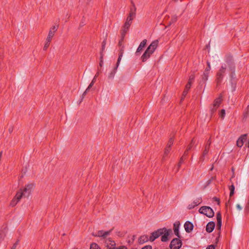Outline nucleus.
Returning <instances> with one entry per match:
<instances>
[{
	"instance_id": "nucleus-32",
	"label": "nucleus",
	"mask_w": 249,
	"mask_h": 249,
	"mask_svg": "<svg viewBox=\"0 0 249 249\" xmlns=\"http://www.w3.org/2000/svg\"><path fill=\"white\" fill-rule=\"evenodd\" d=\"M211 144V141L210 139L208 140L207 143H206V145L205 146L204 149H206V150L209 151Z\"/></svg>"
},
{
	"instance_id": "nucleus-36",
	"label": "nucleus",
	"mask_w": 249,
	"mask_h": 249,
	"mask_svg": "<svg viewBox=\"0 0 249 249\" xmlns=\"http://www.w3.org/2000/svg\"><path fill=\"white\" fill-rule=\"evenodd\" d=\"M207 67L206 68L204 71L205 72H208L209 73V72H210V71L211 70V65H210V63L209 62H207Z\"/></svg>"
},
{
	"instance_id": "nucleus-4",
	"label": "nucleus",
	"mask_w": 249,
	"mask_h": 249,
	"mask_svg": "<svg viewBox=\"0 0 249 249\" xmlns=\"http://www.w3.org/2000/svg\"><path fill=\"white\" fill-rule=\"evenodd\" d=\"M226 64H223L216 72L215 82L216 83L217 86L220 85L222 83L224 76L226 74Z\"/></svg>"
},
{
	"instance_id": "nucleus-15",
	"label": "nucleus",
	"mask_w": 249,
	"mask_h": 249,
	"mask_svg": "<svg viewBox=\"0 0 249 249\" xmlns=\"http://www.w3.org/2000/svg\"><path fill=\"white\" fill-rule=\"evenodd\" d=\"M146 42H147L146 39H144L141 42L140 44L139 45V46L138 48H137V51L136 52V54L137 55H139V53L143 50V48L145 46V45L146 44Z\"/></svg>"
},
{
	"instance_id": "nucleus-48",
	"label": "nucleus",
	"mask_w": 249,
	"mask_h": 249,
	"mask_svg": "<svg viewBox=\"0 0 249 249\" xmlns=\"http://www.w3.org/2000/svg\"><path fill=\"white\" fill-rule=\"evenodd\" d=\"M177 20V17H173L172 18L170 22V24H171V23L175 22Z\"/></svg>"
},
{
	"instance_id": "nucleus-40",
	"label": "nucleus",
	"mask_w": 249,
	"mask_h": 249,
	"mask_svg": "<svg viewBox=\"0 0 249 249\" xmlns=\"http://www.w3.org/2000/svg\"><path fill=\"white\" fill-rule=\"evenodd\" d=\"M170 147H167L165 148V151H164V157L165 156H166L168 153L170 152Z\"/></svg>"
},
{
	"instance_id": "nucleus-42",
	"label": "nucleus",
	"mask_w": 249,
	"mask_h": 249,
	"mask_svg": "<svg viewBox=\"0 0 249 249\" xmlns=\"http://www.w3.org/2000/svg\"><path fill=\"white\" fill-rule=\"evenodd\" d=\"M126 33H127V32L122 29L121 31V37H122V38H124L125 36Z\"/></svg>"
},
{
	"instance_id": "nucleus-38",
	"label": "nucleus",
	"mask_w": 249,
	"mask_h": 249,
	"mask_svg": "<svg viewBox=\"0 0 249 249\" xmlns=\"http://www.w3.org/2000/svg\"><path fill=\"white\" fill-rule=\"evenodd\" d=\"M173 142H174V138L172 137L170 138L167 146L169 147H171V145L173 143Z\"/></svg>"
},
{
	"instance_id": "nucleus-60",
	"label": "nucleus",
	"mask_w": 249,
	"mask_h": 249,
	"mask_svg": "<svg viewBox=\"0 0 249 249\" xmlns=\"http://www.w3.org/2000/svg\"><path fill=\"white\" fill-rule=\"evenodd\" d=\"M216 179V176L212 177L210 179L213 181V180H215Z\"/></svg>"
},
{
	"instance_id": "nucleus-16",
	"label": "nucleus",
	"mask_w": 249,
	"mask_h": 249,
	"mask_svg": "<svg viewBox=\"0 0 249 249\" xmlns=\"http://www.w3.org/2000/svg\"><path fill=\"white\" fill-rule=\"evenodd\" d=\"M110 231H104L101 230L99 231L96 234L93 235L94 236L102 237L105 238L110 234Z\"/></svg>"
},
{
	"instance_id": "nucleus-21",
	"label": "nucleus",
	"mask_w": 249,
	"mask_h": 249,
	"mask_svg": "<svg viewBox=\"0 0 249 249\" xmlns=\"http://www.w3.org/2000/svg\"><path fill=\"white\" fill-rule=\"evenodd\" d=\"M121 47V48L120 49V51H119V57H118L117 62H118V64H120V63L121 60L122 59V57L123 56V55L124 53V46H123L122 47Z\"/></svg>"
},
{
	"instance_id": "nucleus-20",
	"label": "nucleus",
	"mask_w": 249,
	"mask_h": 249,
	"mask_svg": "<svg viewBox=\"0 0 249 249\" xmlns=\"http://www.w3.org/2000/svg\"><path fill=\"white\" fill-rule=\"evenodd\" d=\"M20 200V199H18L17 193L14 198L11 201L10 206H11L12 207H14L19 201Z\"/></svg>"
},
{
	"instance_id": "nucleus-33",
	"label": "nucleus",
	"mask_w": 249,
	"mask_h": 249,
	"mask_svg": "<svg viewBox=\"0 0 249 249\" xmlns=\"http://www.w3.org/2000/svg\"><path fill=\"white\" fill-rule=\"evenodd\" d=\"M184 160V158L183 157V156H182L180 158V160H179V162L178 164V170H179V168L180 167V166L181 165V164L183 162Z\"/></svg>"
},
{
	"instance_id": "nucleus-2",
	"label": "nucleus",
	"mask_w": 249,
	"mask_h": 249,
	"mask_svg": "<svg viewBox=\"0 0 249 249\" xmlns=\"http://www.w3.org/2000/svg\"><path fill=\"white\" fill-rule=\"evenodd\" d=\"M225 61L226 64L228 66V69L230 71V77L231 80L232 81L236 78L235 74V65L232 56L229 54L225 56Z\"/></svg>"
},
{
	"instance_id": "nucleus-19",
	"label": "nucleus",
	"mask_w": 249,
	"mask_h": 249,
	"mask_svg": "<svg viewBox=\"0 0 249 249\" xmlns=\"http://www.w3.org/2000/svg\"><path fill=\"white\" fill-rule=\"evenodd\" d=\"M119 64H118V62H117V64L116 66L114 67V68L113 69V70L111 71V72L108 74V78L109 79H112L114 77V75L116 72L117 68L119 66Z\"/></svg>"
},
{
	"instance_id": "nucleus-24",
	"label": "nucleus",
	"mask_w": 249,
	"mask_h": 249,
	"mask_svg": "<svg viewBox=\"0 0 249 249\" xmlns=\"http://www.w3.org/2000/svg\"><path fill=\"white\" fill-rule=\"evenodd\" d=\"M221 99L220 98H217L215 99L213 102V106L214 107H215L217 108L219 107L220 105L221 104Z\"/></svg>"
},
{
	"instance_id": "nucleus-10",
	"label": "nucleus",
	"mask_w": 249,
	"mask_h": 249,
	"mask_svg": "<svg viewBox=\"0 0 249 249\" xmlns=\"http://www.w3.org/2000/svg\"><path fill=\"white\" fill-rule=\"evenodd\" d=\"M105 244L107 249H114L116 246V243L114 241L109 238L105 241Z\"/></svg>"
},
{
	"instance_id": "nucleus-58",
	"label": "nucleus",
	"mask_w": 249,
	"mask_h": 249,
	"mask_svg": "<svg viewBox=\"0 0 249 249\" xmlns=\"http://www.w3.org/2000/svg\"><path fill=\"white\" fill-rule=\"evenodd\" d=\"M236 208L239 210H241L242 209V207H241V206L239 205V204H237L236 205Z\"/></svg>"
},
{
	"instance_id": "nucleus-41",
	"label": "nucleus",
	"mask_w": 249,
	"mask_h": 249,
	"mask_svg": "<svg viewBox=\"0 0 249 249\" xmlns=\"http://www.w3.org/2000/svg\"><path fill=\"white\" fill-rule=\"evenodd\" d=\"M131 4L132 5V7L131 8L130 11H134V12L136 13V8L134 3L132 1H131Z\"/></svg>"
},
{
	"instance_id": "nucleus-28",
	"label": "nucleus",
	"mask_w": 249,
	"mask_h": 249,
	"mask_svg": "<svg viewBox=\"0 0 249 249\" xmlns=\"http://www.w3.org/2000/svg\"><path fill=\"white\" fill-rule=\"evenodd\" d=\"M90 249H101V248L97 244L92 243L90 244Z\"/></svg>"
},
{
	"instance_id": "nucleus-17",
	"label": "nucleus",
	"mask_w": 249,
	"mask_h": 249,
	"mask_svg": "<svg viewBox=\"0 0 249 249\" xmlns=\"http://www.w3.org/2000/svg\"><path fill=\"white\" fill-rule=\"evenodd\" d=\"M209 73L204 71L201 76V79L199 81V84L205 83L208 80Z\"/></svg>"
},
{
	"instance_id": "nucleus-18",
	"label": "nucleus",
	"mask_w": 249,
	"mask_h": 249,
	"mask_svg": "<svg viewBox=\"0 0 249 249\" xmlns=\"http://www.w3.org/2000/svg\"><path fill=\"white\" fill-rule=\"evenodd\" d=\"M152 53H150L147 50L144 52L143 54L141 56V59L142 62H145L150 57Z\"/></svg>"
},
{
	"instance_id": "nucleus-64",
	"label": "nucleus",
	"mask_w": 249,
	"mask_h": 249,
	"mask_svg": "<svg viewBox=\"0 0 249 249\" xmlns=\"http://www.w3.org/2000/svg\"><path fill=\"white\" fill-rule=\"evenodd\" d=\"M184 98H185V97H184V96L182 95V97H181V101L183 100Z\"/></svg>"
},
{
	"instance_id": "nucleus-27",
	"label": "nucleus",
	"mask_w": 249,
	"mask_h": 249,
	"mask_svg": "<svg viewBox=\"0 0 249 249\" xmlns=\"http://www.w3.org/2000/svg\"><path fill=\"white\" fill-rule=\"evenodd\" d=\"M195 142L194 139H193L191 142L188 145L186 149L187 150L190 151L192 150L194 145L195 144Z\"/></svg>"
},
{
	"instance_id": "nucleus-23",
	"label": "nucleus",
	"mask_w": 249,
	"mask_h": 249,
	"mask_svg": "<svg viewBox=\"0 0 249 249\" xmlns=\"http://www.w3.org/2000/svg\"><path fill=\"white\" fill-rule=\"evenodd\" d=\"M191 85H190V83H187L186 84L185 88L182 93V95L184 96V97H185V96H186L189 90L191 88Z\"/></svg>"
},
{
	"instance_id": "nucleus-11",
	"label": "nucleus",
	"mask_w": 249,
	"mask_h": 249,
	"mask_svg": "<svg viewBox=\"0 0 249 249\" xmlns=\"http://www.w3.org/2000/svg\"><path fill=\"white\" fill-rule=\"evenodd\" d=\"M201 202V198H197L191 204L188 206L187 208L189 210L192 209L200 204Z\"/></svg>"
},
{
	"instance_id": "nucleus-56",
	"label": "nucleus",
	"mask_w": 249,
	"mask_h": 249,
	"mask_svg": "<svg viewBox=\"0 0 249 249\" xmlns=\"http://www.w3.org/2000/svg\"><path fill=\"white\" fill-rule=\"evenodd\" d=\"M122 29L126 32H128V30H129V28H126V26H123V27H122Z\"/></svg>"
},
{
	"instance_id": "nucleus-45",
	"label": "nucleus",
	"mask_w": 249,
	"mask_h": 249,
	"mask_svg": "<svg viewBox=\"0 0 249 249\" xmlns=\"http://www.w3.org/2000/svg\"><path fill=\"white\" fill-rule=\"evenodd\" d=\"M247 137V134H244L240 136L239 138L241 139V140H243V141L246 140Z\"/></svg>"
},
{
	"instance_id": "nucleus-39",
	"label": "nucleus",
	"mask_w": 249,
	"mask_h": 249,
	"mask_svg": "<svg viewBox=\"0 0 249 249\" xmlns=\"http://www.w3.org/2000/svg\"><path fill=\"white\" fill-rule=\"evenodd\" d=\"M219 115H220V117L221 118H222V119L224 118V116L225 115V109H222L221 110Z\"/></svg>"
},
{
	"instance_id": "nucleus-9",
	"label": "nucleus",
	"mask_w": 249,
	"mask_h": 249,
	"mask_svg": "<svg viewBox=\"0 0 249 249\" xmlns=\"http://www.w3.org/2000/svg\"><path fill=\"white\" fill-rule=\"evenodd\" d=\"M158 44V40L153 41L147 48L146 50L152 54L157 48Z\"/></svg>"
},
{
	"instance_id": "nucleus-50",
	"label": "nucleus",
	"mask_w": 249,
	"mask_h": 249,
	"mask_svg": "<svg viewBox=\"0 0 249 249\" xmlns=\"http://www.w3.org/2000/svg\"><path fill=\"white\" fill-rule=\"evenodd\" d=\"M215 247L213 245H209L207 247L206 249H214Z\"/></svg>"
},
{
	"instance_id": "nucleus-59",
	"label": "nucleus",
	"mask_w": 249,
	"mask_h": 249,
	"mask_svg": "<svg viewBox=\"0 0 249 249\" xmlns=\"http://www.w3.org/2000/svg\"><path fill=\"white\" fill-rule=\"evenodd\" d=\"M88 92V91H87V89H86V90L85 91V92L83 93V94H82V96L83 97H84L86 93Z\"/></svg>"
},
{
	"instance_id": "nucleus-51",
	"label": "nucleus",
	"mask_w": 249,
	"mask_h": 249,
	"mask_svg": "<svg viewBox=\"0 0 249 249\" xmlns=\"http://www.w3.org/2000/svg\"><path fill=\"white\" fill-rule=\"evenodd\" d=\"M152 247L150 245L145 246L143 247L142 249H152Z\"/></svg>"
},
{
	"instance_id": "nucleus-49",
	"label": "nucleus",
	"mask_w": 249,
	"mask_h": 249,
	"mask_svg": "<svg viewBox=\"0 0 249 249\" xmlns=\"http://www.w3.org/2000/svg\"><path fill=\"white\" fill-rule=\"evenodd\" d=\"M114 249H127V248L124 246H121L118 248L115 247Z\"/></svg>"
},
{
	"instance_id": "nucleus-26",
	"label": "nucleus",
	"mask_w": 249,
	"mask_h": 249,
	"mask_svg": "<svg viewBox=\"0 0 249 249\" xmlns=\"http://www.w3.org/2000/svg\"><path fill=\"white\" fill-rule=\"evenodd\" d=\"M217 107H214L213 106H212L210 108V114H211V117H212L213 116L217 109Z\"/></svg>"
},
{
	"instance_id": "nucleus-37",
	"label": "nucleus",
	"mask_w": 249,
	"mask_h": 249,
	"mask_svg": "<svg viewBox=\"0 0 249 249\" xmlns=\"http://www.w3.org/2000/svg\"><path fill=\"white\" fill-rule=\"evenodd\" d=\"M136 16V13L134 12V11H130L129 15L127 18H130L131 19L133 20V18Z\"/></svg>"
},
{
	"instance_id": "nucleus-13",
	"label": "nucleus",
	"mask_w": 249,
	"mask_h": 249,
	"mask_svg": "<svg viewBox=\"0 0 249 249\" xmlns=\"http://www.w3.org/2000/svg\"><path fill=\"white\" fill-rule=\"evenodd\" d=\"M180 226V222L178 221H177L174 224V231L175 234L178 236V238L180 237V235L179 233V228Z\"/></svg>"
},
{
	"instance_id": "nucleus-47",
	"label": "nucleus",
	"mask_w": 249,
	"mask_h": 249,
	"mask_svg": "<svg viewBox=\"0 0 249 249\" xmlns=\"http://www.w3.org/2000/svg\"><path fill=\"white\" fill-rule=\"evenodd\" d=\"M18 242H19V240H17L16 241V242L13 245V246H12L11 249H15L17 246V245H18Z\"/></svg>"
},
{
	"instance_id": "nucleus-53",
	"label": "nucleus",
	"mask_w": 249,
	"mask_h": 249,
	"mask_svg": "<svg viewBox=\"0 0 249 249\" xmlns=\"http://www.w3.org/2000/svg\"><path fill=\"white\" fill-rule=\"evenodd\" d=\"M188 151H189L186 149V150L185 151V152L183 154V155L182 156H183L184 158L188 155Z\"/></svg>"
},
{
	"instance_id": "nucleus-22",
	"label": "nucleus",
	"mask_w": 249,
	"mask_h": 249,
	"mask_svg": "<svg viewBox=\"0 0 249 249\" xmlns=\"http://www.w3.org/2000/svg\"><path fill=\"white\" fill-rule=\"evenodd\" d=\"M209 151L206 149H204L203 151L202 155L199 158V162H203L205 160V156L208 154Z\"/></svg>"
},
{
	"instance_id": "nucleus-43",
	"label": "nucleus",
	"mask_w": 249,
	"mask_h": 249,
	"mask_svg": "<svg viewBox=\"0 0 249 249\" xmlns=\"http://www.w3.org/2000/svg\"><path fill=\"white\" fill-rule=\"evenodd\" d=\"M124 38H122V37H121V38L119 40V42H118V45L120 47H122L123 46V43L124 41Z\"/></svg>"
},
{
	"instance_id": "nucleus-5",
	"label": "nucleus",
	"mask_w": 249,
	"mask_h": 249,
	"mask_svg": "<svg viewBox=\"0 0 249 249\" xmlns=\"http://www.w3.org/2000/svg\"><path fill=\"white\" fill-rule=\"evenodd\" d=\"M58 27V26L54 25L51 28L43 47V50L44 51H46L49 47L52 38L54 36L55 32L57 30Z\"/></svg>"
},
{
	"instance_id": "nucleus-25",
	"label": "nucleus",
	"mask_w": 249,
	"mask_h": 249,
	"mask_svg": "<svg viewBox=\"0 0 249 249\" xmlns=\"http://www.w3.org/2000/svg\"><path fill=\"white\" fill-rule=\"evenodd\" d=\"M132 19L130 18H127L124 24V26H126V28H129L132 24Z\"/></svg>"
},
{
	"instance_id": "nucleus-1",
	"label": "nucleus",
	"mask_w": 249,
	"mask_h": 249,
	"mask_svg": "<svg viewBox=\"0 0 249 249\" xmlns=\"http://www.w3.org/2000/svg\"><path fill=\"white\" fill-rule=\"evenodd\" d=\"M171 233L172 230L171 229H167L166 228L159 229L151 233L149 237V240L151 242H153L159 237L161 236V241L167 242L169 240L168 236Z\"/></svg>"
},
{
	"instance_id": "nucleus-62",
	"label": "nucleus",
	"mask_w": 249,
	"mask_h": 249,
	"mask_svg": "<svg viewBox=\"0 0 249 249\" xmlns=\"http://www.w3.org/2000/svg\"><path fill=\"white\" fill-rule=\"evenodd\" d=\"M96 78L95 77H94L93 79H92V81H94V83H95L96 81Z\"/></svg>"
},
{
	"instance_id": "nucleus-55",
	"label": "nucleus",
	"mask_w": 249,
	"mask_h": 249,
	"mask_svg": "<svg viewBox=\"0 0 249 249\" xmlns=\"http://www.w3.org/2000/svg\"><path fill=\"white\" fill-rule=\"evenodd\" d=\"M234 190L230 191V196L231 197L234 195Z\"/></svg>"
},
{
	"instance_id": "nucleus-30",
	"label": "nucleus",
	"mask_w": 249,
	"mask_h": 249,
	"mask_svg": "<svg viewBox=\"0 0 249 249\" xmlns=\"http://www.w3.org/2000/svg\"><path fill=\"white\" fill-rule=\"evenodd\" d=\"M103 57H104V53L102 52H100L99 66L101 68L102 67L103 65Z\"/></svg>"
},
{
	"instance_id": "nucleus-12",
	"label": "nucleus",
	"mask_w": 249,
	"mask_h": 249,
	"mask_svg": "<svg viewBox=\"0 0 249 249\" xmlns=\"http://www.w3.org/2000/svg\"><path fill=\"white\" fill-rule=\"evenodd\" d=\"M186 231L188 233L192 231L194 228L193 224L190 221H186L184 225Z\"/></svg>"
},
{
	"instance_id": "nucleus-44",
	"label": "nucleus",
	"mask_w": 249,
	"mask_h": 249,
	"mask_svg": "<svg viewBox=\"0 0 249 249\" xmlns=\"http://www.w3.org/2000/svg\"><path fill=\"white\" fill-rule=\"evenodd\" d=\"M212 181L210 179H209L208 180H207L206 181V182L205 183V185L204 186V188H206L208 185H209L211 183H212Z\"/></svg>"
},
{
	"instance_id": "nucleus-57",
	"label": "nucleus",
	"mask_w": 249,
	"mask_h": 249,
	"mask_svg": "<svg viewBox=\"0 0 249 249\" xmlns=\"http://www.w3.org/2000/svg\"><path fill=\"white\" fill-rule=\"evenodd\" d=\"M98 71L96 73V74H95V76L96 78L98 76L99 74V73L101 71V69H99L98 68Z\"/></svg>"
},
{
	"instance_id": "nucleus-7",
	"label": "nucleus",
	"mask_w": 249,
	"mask_h": 249,
	"mask_svg": "<svg viewBox=\"0 0 249 249\" xmlns=\"http://www.w3.org/2000/svg\"><path fill=\"white\" fill-rule=\"evenodd\" d=\"M216 219H217V229L219 231L218 232V236L215 239L216 242L219 241V238L221 233V228L222 226V216L220 212H218L216 213Z\"/></svg>"
},
{
	"instance_id": "nucleus-31",
	"label": "nucleus",
	"mask_w": 249,
	"mask_h": 249,
	"mask_svg": "<svg viewBox=\"0 0 249 249\" xmlns=\"http://www.w3.org/2000/svg\"><path fill=\"white\" fill-rule=\"evenodd\" d=\"M243 144H244V141H243V140H241V139L239 138L236 142V144H237V146H238L239 147H241L243 146Z\"/></svg>"
},
{
	"instance_id": "nucleus-3",
	"label": "nucleus",
	"mask_w": 249,
	"mask_h": 249,
	"mask_svg": "<svg viewBox=\"0 0 249 249\" xmlns=\"http://www.w3.org/2000/svg\"><path fill=\"white\" fill-rule=\"evenodd\" d=\"M34 188L33 183L25 186L23 189H20L17 193V197L18 199H21L22 197H28L31 193L32 189Z\"/></svg>"
},
{
	"instance_id": "nucleus-52",
	"label": "nucleus",
	"mask_w": 249,
	"mask_h": 249,
	"mask_svg": "<svg viewBox=\"0 0 249 249\" xmlns=\"http://www.w3.org/2000/svg\"><path fill=\"white\" fill-rule=\"evenodd\" d=\"M245 211L248 212L249 211V201L248 200V203L245 208Z\"/></svg>"
},
{
	"instance_id": "nucleus-61",
	"label": "nucleus",
	"mask_w": 249,
	"mask_h": 249,
	"mask_svg": "<svg viewBox=\"0 0 249 249\" xmlns=\"http://www.w3.org/2000/svg\"><path fill=\"white\" fill-rule=\"evenodd\" d=\"M84 22L83 21L81 22L80 23V26L82 27L84 25Z\"/></svg>"
},
{
	"instance_id": "nucleus-54",
	"label": "nucleus",
	"mask_w": 249,
	"mask_h": 249,
	"mask_svg": "<svg viewBox=\"0 0 249 249\" xmlns=\"http://www.w3.org/2000/svg\"><path fill=\"white\" fill-rule=\"evenodd\" d=\"M229 189L230 191L231 190H234L235 189V187H234V186L233 184H232L229 187Z\"/></svg>"
},
{
	"instance_id": "nucleus-14",
	"label": "nucleus",
	"mask_w": 249,
	"mask_h": 249,
	"mask_svg": "<svg viewBox=\"0 0 249 249\" xmlns=\"http://www.w3.org/2000/svg\"><path fill=\"white\" fill-rule=\"evenodd\" d=\"M215 226V224L214 222L211 221L209 222L206 225V231L209 233L212 232L213 231Z\"/></svg>"
},
{
	"instance_id": "nucleus-6",
	"label": "nucleus",
	"mask_w": 249,
	"mask_h": 249,
	"mask_svg": "<svg viewBox=\"0 0 249 249\" xmlns=\"http://www.w3.org/2000/svg\"><path fill=\"white\" fill-rule=\"evenodd\" d=\"M199 213L206 215L208 217H212L214 216L213 210L208 206H202L199 209Z\"/></svg>"
},
{
	"instance_id": "nucleus-63",
	"label": "nucleus",
	"mask_w": 249,
	"mask_h": 249,
	"mask_svg": "<svg viewBox=\"0 0 249 249\" xmlns=\"http://www.w3.org/2000/svg\"><path fill=\"white\" fill-rule=\"evenodd\" d=\"M2 152H0V159H1V156H2Z\"/></svg>"
},
{
	"instance_id": "nucleus-8",
	"label": "nucleus",
	"mask_w": 249,
	"mask_h": 249,
	"mask_svg": "<svg viewBox=\"0 0 249 249\" xmlns=\"http://www.w3.org/2000/svg\"><path fill=\"white\" fill-rule=\"evenodd\" d=\"M181 246V241L179 238H176L171 241L169 247L170 249H179Z\"/></svg>"
},
{
	"instance_id": "nucleus-29",
	"label": "nucleus",
	"mask_w": 249,
	"mask_h": 249,
	"mask_svg": "<svg viewBox=\"0 0 249 249\" xmlns=\"http://www.w3.org/2000/svg\"><path fill=\"white\" fill-rule=\"evenodd\" d=\"M140 239L141 242L142 241L143 242H147L148 240L149 241L148 236L147 235H142L141 236Z\"/></svg>"
},
{
	"instance_id": "nucleus-35",
	"label": "nucleus",
	"mask_w": 249,
	"mask_h": 249,
	"mask_svg": "<svg viewBox=\"0 0 249 249\" xmlns=\"http://www.w3.org/2000/svg\"><path fill=\"white\" fill-rule=\"evenodd\" d=\"M194 79H195L194 74H191L189 77V80H188V82L187 83H190V85H191Z\"/></svg>"
},
{
	"instance_id": "nucleus-46",
	"label": "nucleus",
	"mask_w": 249,
	"mask_h": 249,
	"mask_svg": "<svg viewBox=\"0 0 249 249\" xmlns=\"http://www.w3.org/2000/svg\"><path fill=\"white\" fill-rule=\"evenodd\" d=\"M94 84V81H91V82L90 83V84L87 88V91H89V89L93 86Z\"/></svg>"
},
{
	"instance_id": "nucleus-34",
	"label": "nucleus",
	"mask_w": 249,
	"mask_h": 249,
	"mask_svg": "<svg viewBox=\"0 0 249 249\" xmlns=\"http://www.w3.org/2000/svg\"><path fill=\"white\" fill-rule=\"evenodd\" d=\"M106 45V39H104L103 40V41L102 42L101 51L100 52H102L103 53V52L105 50Z\"/></svg>"
}]
</instances>
